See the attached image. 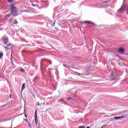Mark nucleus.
<instances>
[{
    "label": "nucleus",
    "instance_id": "1",
    "mask_svg": "<svg viewBox=\"0 0 128 128\" xmlns=\"http://www.w3.org/2000/svg\"><path fill=\"white\" fill-rule=\"evenodd\" d=\"M11 8V14L13 16H18V10H16V8L14 6V4H12L10 5Z\"/></svg>",
    "mask_w": 128,
    "mask_h": 128
},
{
    "label": "nucleus",
    "instance_id": "2",
    "mask_svg": "<svg viewBox=\"0 0 128 128\" xmlns=\"http://www.w3.org/2000/svg\"><path fill=\"white\" fill-rule=\"evenodd\" d=\"M126 118V116H115L114 118V120H121V118Z\"/></svg>",
    "mask_w": 128,
    "mask_h": 128
},
{
    "label": "nucleus",
    "instance_id": "3",
    "mask_svg": "<svg viewBox=\"0 0 128 128\" xmlns=\"http://www.w3.org/2000/svg\"><path fill=\"white\" fill-rule=\"evenodd\" d=\"M34 120L36 124H38V112H36L34 114Z\"/></svg>",
    "mask_w": 128,
    "mask_h": 128
},
{
    "label": "nucleus",
    "instance_id": "4",
    "mask_svg": "<svg viewBox=\"0 0 128 128\" xmlns=\"http://www.w3.org/2000/svg\"><path fill=\"white\" fill-rule=\"evenodd\" d=\"M3 42L4 44H6L8 42V39L6 37H4L3 38Z\"/></svg>",
    "mask_w": 128,
    "mask_h": 128
},
{
    "label": "nucleus",
    "instance_id": "5",
    "mask_svg": "<svg viewBox=\"0 0 128 128\" xmlns=\"http://www.w3.org/2000/svg\"><path fill=\"white\" fill-rule=\"evenodd\" d=\"M83 24H94V22L90 21H84Z\"/></svg>",
    "mask_w": 128,
    "mask_h": 128
},
{
    "label": "nucleus",
    "instance_id": "6",
    "mask_svg": "<svg viewBox=\"0 0 128 128\" xmlns=\"http://www.w3.org/2000/svg\"><path fill=\"white\" fill-rule=\"evenodd\" d=\"M24 88H26V84L24 83L22 85L21 92H22Z\"/></svg>",
    "mask_w": 128,
    "mask_h": 128
},
{
    "label": "nucleus",
    "instance_id": "7",
    "mask_svg": "<svg viewBox=\"0 0 128 128\" xmlns=\"http://www.w3.org/2000/svg\"><path fill=\"white\" fill-rule=\"evenodd\" d=\"M124 6H122V8L119 10L120 12H124Z\"/></svg>",
    "mask_w": 128,
    "mask_h": 128
},
{
    "label": "nucleus",
    "instance_id": "8",
    "mask_svg": "<svg viewBox=\"0 0 128 128\" xmlns=\"http://www.w3.org/2000/svg\"><path fill=\"white\" fill-rule=\"evenodd\" d=\"M119 52H124V50L122 48H120L118 50Z\"/></svg>",
    "mask_w": 128,
    "mask_h": 128
},
{
    "label": "nucleus",
    "instance_id": "9",
    "mask_svg": "<svg viewBox=\"0 0 128 128\" xmlns=\"http://www.w3.org/2000/svg\"><path fill=\"white\" fill-rule=\"evenodd\" d=\"M4 56V54L2 52L0 53V59Z\"/></svg>",
    "mask_w": 128,
    "mask_h": 128
},
{
    "label": "nucleus",
    "instance_id": "10",
    "mask_svg": "<svg viewBox=\"0 0 128 128\" xmlns=\"http://www.w3.org/2000/svg\"><path fill=\"white\" fill-rule=\"evenodd\" d=\"M62 66H64L65 68H68V65H66L65 64H63Z\"/></svg>",
    "mask_w": 128,
    "mask_h": 128
},
{
    "label": "nucleus",
    "instance_id": "11",
    "mask_svg": "<svg viewBox=\"0 0 128 128\" xmlns=\"http://www.w3.org/2000/svg\"><path fill=\"white\" fill-rule=\"evenodd\" d=\"M20 71L22 72H26V70H24V68H21L20 69Z\"/></svg>",
    "mask_w": 128,
    "mask_h": 128
},
{
    "label": "nucleus",
    "instance_id": "12",
    "mask_svg": "<svg viewBox=\"0 0 128 128\" xmlns=\"http://www.w3.org/2000/svg\"><path fill=\"white\" fill-rule=\"evenodd\" d=\"M28 124L29 127L32 128V125H30V124L28 122Z\"/></svg>",
    "mask_w": 128,
    "mask_h": 128
},
{
    "label": "nucleus",
    "instance_id": "13",
    "mask_svg": "<svg viewBox=\"0 0 128 128\" xmlns=\"http://www.w3.org/2000/svg\"><path fill=\"white\" fill-rule=\"evenodd\" d=\"M10 18V14H8L7 16H6V18Z\"/></svg>",
    "mask_w": 128,
    "mask_h": 128
},
{
    "label": "nucleus",
    "instance_id": "14",
    "mask_svg": "<svg viewBox=\"0 0 128 128\" xmlns=\"http://www.w3.org/2000/svg\"><path fill=\"white\" fill-rule=\"evenodd\" d=\"M8 2H14V0H8Z\"/></svg>",
    "mask_w": 128,
    "mask_h": 128
},
{
    "label": "nucleus",
    "instance_id": "15",
    "mask_svg": "<svg viewBox=\"0 0 128 128\" xmlns=\"http://www.w3.org/2000/svg\"><path fill=\"white\" fill-rule=\"evenodd\" d=\"M67 100H72V98L69 97V98H67Z\"/></svg>",
    "mask_w": 128,
    "mask_h": 128
},
{
    "label": "nucleus",
    "instance_id": "16",
    "mask_svg": "<svg viewBox=\"0 0 128 128\" xmlns=\"http://www.w3.org/2000/svg\"><path fill=\"white\" fill-rule=\"evenodd\" d=\"M86 127L84 126H80L79 127V128H85Z\"/></svg>",
    "mask_w": 128,
    "mask_h": 128
},
{
    "label": "nucleus",
    "instance_id": "17",
    "mask_svg": "<svg viewBox=\"0 0 128 128\" xmlns=\"http://www.w3.org/2000/svg\"><path fill=\"white\" fill-rule=\"evenodd\" d=\"M25 121L28 122V119H25Z\"/></svg>",
    "mask_w": 128,
    "mask_h": 128
},
{
    "label": "nucleus",
    "instance_id": "18",
    "mask_svg": "<svg viewBox=\"0 0 128 128\" xmlns=\"http://www.w3.org/2000/svg\"><path fill=\"white\" fill-rule=\"evenodd\" d=\"M18 21H16V20L15 22H14V24H18Z\"/></svg>",
    "mask_w": 128,
    "mask_h": 128
},
{
    "label": "nucleus",
    "instance_id": "19",
    "mask_svg": "<svg viewBox=\"0 0 128 128\" xmlns=\"http://www.w3.org/2000/svg\"><path fill=\"white\" fill-rule=\"evenodd\" d=\"M24 116H25V118H28V116H26V114H24Z\"/></svg>",
    "mask_w": 128,
    "mask_h": 128
},
{
    "label": "nucleus",
    "instance_id": "20",
    "mask_svg": "<svg viewBox=\"0 0 128 128\" xmlns=\"http://www.w3.org/2000/svg\"><path fill=\"white\" fill-rule=\"evenodd\" d=\"M10 46V44H8V45H7V46Z\"/></svg>",
    "mask_w": 128,
    "mask_h": 128
},
{
    "label": "nucleus",
    "instance_id": "21",
    "mask_svg": "<svg viewBox=\"0 0 128 128\" xmlns=\"http://www.w3.org/2000/svg\"><path fill=\"white\" fill-rule=\"evenodd\" d=\"M106 126V124H105V125H104L102 126H103V128H104V126Z\"/></svg>",
    "mask_w": 128,
    "mask_h": 128
},
{
    "label": "nucleus",
    "instance_id": "22",
    "mask_svg": "<svg viewBox=\"0 0 128 128\" xmlns=\"http://www.w3.org/2000/svg\"><path fill=\"white\" fill-rule=\"evenodd\" d=\"M24 112H26V109H24Z\"/></svg>",
    "mask_w": 128,
    "mask_h": 128
},
{
    "label": "nucleus",
    "instance_id": "23",
    "mask_svg": "<svg viewBox=\"0 0 128 128\" xmlns=\"http://www.w3.org/2000/svg\"><path fill=\"white\" fill-rule=\"evenodd\" d=\"M4 48H6V46H4Z\"/></svg>",
    "mask_w": 128,
    "mask_h": 128
},
{
    "label": "nucleus",
    "instance_id": "24",
    "mask_svg": "<svg viewBox=\"0 0 128 128\" xmlns=\"http://www.w3.org/2000/svg\"><path fill=\"white\" fill-rule=\"evenodd\" d=\"M50 64H52V62H50Z\"/></svg>",
    "mask_w": 128,
    "mask_h": 128
},
{
    "label": "nucleus",
    "instance_id": "25",
    "mask_svg": "<svg viewBox=\"0 0 128 128\" xmlns=\"http://www.w3.org/2000/svg\"><path fill=\"white\" fill-rule=\"evenodd\" d=\"M7 50H9V48H6Z\"/></svg>",
    "mask_w": 128,
    "mask_h": 128
}]
</instances>
